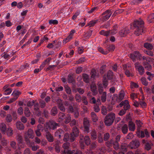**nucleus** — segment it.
<instances>
[{"instance_id": "nucleus-1", "label": "nucleus", "mask_w": 154, "mask_h": 154, "mask_svg": "<svg viewBox=\"0 0 154 154\" xmlns=\"http://www.w3.org/2000/svg\"><path fill=\"white\" fill-rule=\"evenodd\" d=\"M134 34L137 36L143 32L144 22L143 21L136 20L133 23Z\"/></svg>"}, {"instance_id": "nucleus-2", "label": "nucleus", "mask_w": 154, "mask_h": 154, "mask_svg": "<svg viewBox=\"0 0 154 154\" xmlns=\"http://www.w3.org/2000/svg\"><path fill=\"white\" fill-rule=\"evenodd\" d=\"M116 118L115 113L111 112L108 113L105 117L104 119V122L106 126H110L114 122Z\"/></svg>"}, {"instance_id": "nucleus-3", "label": "nucleus", "mask_w": 154, "mask_h": 154, "mask_svg": "<svg viewBox=\"0 0 154 154\" xmlns=\"http://www.w3.org/2000/svg\"><path fill=\"white\" fill-rule=\"evenodd\" d=\"M79 131L78 128L76 126L73 127L72 132L70 134V142H73L75 139V138L78 137L79 135Z\"/></svg>"}, {"instance_id": "nucleus-4", "label": "nucleus", "mask_w": 154, "mask_h": 154, "mask_svg": "<svg viewBox=\"0 0 154 154\" xmlns=\"http://www.w3.org/2000/svg\"><path fill=\"white\" fill-rule=\"evenodd\" d=\"M129 56V57L134 62L135 61L136 58L140 60L142 57L141 54L137 51H135L133 54H130Z\"/></svg>"}, {"instance_id": "nucleus-5", "label": "nucleus", "mask_w": 154, "mask_h": 154, "mask_svg": "<svg viewBox=\"0 0 154 154\" xmlns=\"http://www.w3.org/2000/svg\"><path fill=\"white\" fill-rule=\"evenodd\" d=\"M140 145V142L139 140L137 139L132 140L129 144V146L131 147L132 149H137L139 147Z\"/></svg>"}, {"instance_id": "nucleus-6", "label": "nucleus", "mask_w": 154, "mask_h": 154, "mask_svg": "<svg viewBox=\"0 0 154 154\" xmlns=\"http://www.w3.org/2000/svg\"><path fill=\"white\" fill-rule=\"evenodd\" d=\"M46 125H47L48 127H51V129L54 130L55 129L57 126H59V124L57 123L54 121L53 120L50 121L49 122H46Z\"/></svg>"}, {"instance_id": "nucleus-7", "label": "nucleus", "mask_w": 154, "mask_h": 154, "mask_svg": "<svg viewBox=\"0 0 154 154\" xmlns=\"http://www.w3.org/2000/svg\"><path fill=\"white\" fill-rule=\"evenodd\" d=\"M83 125L84 126V131L88 133L89 132L90 127L89 122L86 118H85L83 120Z\"/></svg>"}, {"instance_id": "nucleus-8", "label": "nucleus", "mask_w": 154, "mask_h": 154, "mask_svg": "<svg viewBox=\"0 0 154 154\" xmlns=\"http://www.w3.org/2000/svg\"><path fill=\"white\" fill-rule=\"evenodd\" d=\"M112 12L111 10H108L105 11L102 14V15H105L103 16V19L105 20H108L112 14Z\"/></svg>"}, {"instance_id": "nucleus-9", "label": "nucleus", "mask_w": 154, "mask_h": 154, "mask_svg": "<svg viewBox=\"0 0 154 154\" xmlns=\"http://www.w3.org/2000/svg\"><path fill=\"white\" fill-rule=\"evenodd\" d=\"M129 33V30L125 28L121 29L119 32L120 36L123 37L126 36Z\"/></svg>"}, {"instance_id": "nucleus-10", "label": "nucleus", "mask_w": 154, "mask_h": 154, "mask_svg": "<svg viewBox=\"0 0 154 154\" xmlns=\"http://www.w3.org/2000/svg\"><path fill=\"white\" fill-rule=\"evenodd\" d=\"M124 92L122 90L121 91L120 93L119 94V97H117L116 100L118 103H119L122 101L124 98L125 96Z\"/></svg>"}, {"instance_id": "nucleus-11", "label": "nucleus", "mask_w": 154, "mask_h": 154, "mask_svg": "<svg viewBox=\"0 0 154 154\" xmlns=\"http://www.w3.org/2000/svg\"><path fill=\"white\" fill-rule=\"evenodd\" d=\"M45 136L49 142H52L54 141V138L53 137L50 132L46 133Z\"/></svg>"}, {"instance_id": "nucleus-12", "label": "nucleus", "mask_w": 154, "mask_h": 154, "mask_svg": "<svg viewBox=\"0 0 154 154\" xmlns=\"http://www.w3.org/2000/svg\"><path fill=\"white\" fill-rule=\"evenodd\" d=\"M58 112V109L56 106L53 107L51 110V115L53 116H55Z\"/></svg>"}, {"instance_id": "nucleus-13", "label": "nucleus", "mask_w": 154, "mask_h": 154, "mask_svg": "<svg viewBox=\"0 0 154 154\" xmlns=\"http://www.w3.org/2000/svg\"><path fill=\"white\" fill-rule=\"evenodd\" d=\"M82 76L83 81L86 83H89L90 82L89 76L87 74L85 73H83Z\"/></svg>"}, {"instance_id": "nucleus-14", "label": "nucleus", "mask_w": 154, "mask_h": 154, "mask_svg": "<svg viewBox=\"0 0 154 154\" xmlns=\"http://www.w3.org/2000/svg\"><path fill=\"white\" fill-rule=\"evenodd\" d=\"M6 128V126L5 123H2L0 125V129L2 134H5Z\"/></svg>"}, {"instance_id": "nucleus-15", "label": "nucleus", "mask_w": 154, "mask_h": 154, "mask_svg": "<svg viewBox=\"0 0 154 154\" xmlns=\"http://www.w3.org/2000/svg\"><path fill=\"white\" fill-rule=\"evenodd\" d=\"M90 88L91 91L93 92L96 94L97 93V87L95 84L92 83L91 85Z\"/></svg>"}, {"instance_id": "nucleus-16", "label": "nucleus", "mask_w": 154, "mask_h": 154, "mask_svg": "<svg viewBox=\"0 0 154 154\" xmlns=\"http://www.w3.org/2000/svg\"><path fill=\"white\" fill-rule=\"evenodd\" d=\"M128 127L129 130L132 131H134L135 128V124L131 121L129 122Z\"/></svg>"}, {"instance_id": "nucleus-17", "label": "nucleus", "mask_w": 154, "mask_h": 154, "mask_svg": "<svg viewBox=\"0 0 154 154\" xmlns=\"http://www.w3.org/2000/svg\"><path fill=\"white\" fill-rule=\"evenodd\" d=\"M29 138H33L34 137L33 131L31 129H29L27 131V134L25 136Z\"/></svg>"}, {"instance_id": "nucleus-18", "label": "nucleus", "mask_w": 154, "mask_h": 154, "mask_svg": "<svg viewBox=\"0 0 154 154\" xmlns=\"http://www.w3.org/2000/svg\"><path fill=\"white\" fill-rule=\"evenodd\" d=\"M106 76L108 80H111L113 77V72L112 70H109L107 73Z\"/></svg>"}, {"instance_id": "nucleus-19", "label": "nucleus", "mask_w": 154, "mask_h": 154, "mask_svg": "<svg viewBox=\"0 0 154 154\" xmlns=\"http://www.w3.org/2000/svg\"><path fill=\"white\" fill-rule=\"evenodd\" d=\"M16 126L17 128L19 130H23L24 128V126L23 124L20 121L16 122Z\"/></svg>"}, {"instance_id": "nucleus-20", "label": "nucleus", "mask_w": 154, "mask_h": 154, "mask_svg": "<svg viewBox=\"0 0 154 154\" xmlns=\"http://www.w3.org/2000/svg\"><path fill=\"white\" fill-rule=\"evenodd\" d=\"M121 130L122 133L125 134L127 133L128 131V125L125 124L122 127Z\"/></svg>"}, {"instance_id": "nucleus-21", "label": "nucleus", "mask_w": 154, "mask_h": 154, "mask_svg": "<svg viewBox=\"0 0 154 154\" xmlns=\"http://www.w3.org/2000/svg\"><path fill=\"white\" fill-rule=\"evenodd\" d=\"M91 115L92 120L93 122H95L98 120L97 117L94 112H91Z\"/></svg>"}, {"instance_id": "nucleus-22", "label": "nucleus", "mask_w": 154, "mask_h": 154, "mask_svg": "<svg viewBox=\"0 0 154 154\" xmlns=\"http://www.w3.org/2000/svg\"><path fill=\"white\" fill-rule=\"evenodd\" d=\"M144 47L148 50H152L153 49V46L152 45L149 43H145L143 45Z\"/></svg>"}, {"instance_id": "nucleus-23", "label": "nucleus", "mask_w": 154, "mask_h": 154, "mask_svg": "<svg viewBox=\"0 0 154 154\" xmlns=\"http://www.w3.org/2000/svg\"><path fill=\"white\" fill-rule=\"evenodd\" d=\"M84 140L85 144L88 146L90 144V139L88 136H86L84 138Z\"/></svg>"}, {"instance_id": "nucleus-24", "label": "nucleus", "mask_w": 154, "mask_h": 154, "mask_svg": "<svg viewBox=\"0 0 154 154\" xmlns=\"http://www.w3.org/2000/svg\"><path fill=\"white\" fill-rule=\"evenodd\" d=\"M24 113L26 116L27 117H29L31 113L29 109L27 107L25 108Z\"/></svg>"}, {"instance_id": "nucleus-25", "label": "nucleus", "mask_w": 154, "mask_h": 154, "mask_svg": "<svg viewBox=\"0 0 154 154\" xmlns=\"http://www.w3.org/2000/svg\"><path fill=\"white\" fill-rule=\"evenodd\" d=\"M73 35L72 33L70 34L68 37L66 38H65L63 40V43L66 44L67 42H69L72 38Z\"/></svg>"}, {"instance_id": "nucleus-26", "label": "nucleus", "mask_w": 154, "mask_h": 154, "mask_svg": "<svg viewBox=\"0 0 154 154\" xmlns=\"http://www.w3.org/2000/svg\"><path fill=\"white\" fill-rule=\"evenodd\" d=\"M110 32V30H108L105 31L104 30H102L100 32V35H103L106 36H108L109 35Z\"/></svg>"}, {"instance_id": "nucleus-27", "label": "nucleus", "mask_w": 154, "mask_h": 154, "mask_svg": "<svg viewBox=\"0 0 154 154\" xmlns=\"http://www.w3.org/2000/svg\"><path fill=\"white\" fill-rule=\"evenodd\" d=\"M98 87L99 94H102L103 90V84L101 83L98 84Z\"/></svg>"}, {"instance_id": "nucleus-28", "label": "nucleus", "mask_w": 154, "mask_h": 154, "mask_svg": "<svg viewBox=\"0 0 154 154\" xmlns=\"http://www.w3.org/2000/svg\"><path fill=\"white\" fill-rule=\"evenodd\" d=\"M91 135V139L93 140H95L97 138L96 132L95 131H92Z\"/></svg>"}, {"instance_id": "nucleus-29", "label": "nucleus", "mask_w": 154, "mask_h": 154, "mask_svg": "<svg viewBox=\"0 0 154 154\" xmlns=\"http://www.w3.org/2000/svg\"><path fill=\"white\" fill-rule=\"evenodd\" d=\"M67 80L69 83H72L73 81L72 74H69L68 75Z\"/></svg>"}, {"instance_id": "nucleus-30", "label": "nucleus", "mask_w": 154, "mask_h": 154, "mask_svg": "<svg viewBox=\"0 0 154 154\" xmlns=\"http://www.w3.org/2000/svg\"><path fill=\"white\" fill-rule=\"evenodd\" d=\"M106 48H107L109 52L113 51L115 48V45H107Z\"/></svg>"}, {"instance_id": "nucleus-31", "label": "nucleus", "mask_w": 154, "mask_h": 154, "mask_svg": "<svg viewBox=\"0 0 154 154\" xmlns=\"http://www.w3.org/2000/svg\"><path fill=\"white\" fill-rule=\"evenodd\" d=\"M64 131L62 130H58L56 131L55 133V135L56 137H57L59 138H60L61 133H63Z\"/></svg>"}, {"instance_id": "nucleus-32", "label": "nucleus", "mask_w": 154, "mask_h": 154, "mask_svg": "<svg viewBox=\"0 0 154 154\" xmlns=\"http://www.w3.org/2000/svg\"><path fill=\"white\" fill-rule=\"evenodd\" d=\"M140 137L141 138H143L145 137V135H144V131H141L140 132V130H139L137 131V136L138 137H140Z\"/></svg>"}, {"instance_id": "nucleus-33", "label": "nucleus", "mask_w": 154, "mask_h": 154, "mask_svg": "<svg viewBox=\"0 0 154 154\" xmlns=\"http://www.w3.org/2000/svg\"><path fill=\"white\" fill-rule=\"evenodd\" d=\"M6 133L7 135L8 136H10L12 135L13 134V131L12 130L11 128H8L6 131Z\"/></svg>"}, {"instance_id": "nucleus-34", "label": "nucleus", "mask_w": 154, "mask_h": 154, "mask_svg": "<svg viewBox=\"0 0 154 154\" xmlns=\"http://www.w3.org/2000/svg\"><path fill=\"white\" fill-rule=\"evenodd\" d=\"M44 130L46 132V133H48L50 132L49 131H50L51 129V127H48L47 125H46V123L44 124Z\"/></svg>"}, {"instance_id": "nucleus-35", "label": "nucleus", "mask_w": 154, "mask_h": 154, "mask_svg": "<svg viewBox=\"0 0 154 154\" xmlns=\"http://www.w3.org/2000/svg\"><path fill=\"white\" fill-rule=\"evenodd\" d=\"M106 92L104 91L103 92L102 96L101 97L102 101L103 102H104L106 100Z\"/></svg>"}, {"instance_id": "nucleus-36", "label": "nucleus", "mask_w": 154, "mask_h": 154, "mask_svg": "<svg viewBox=\"0 0 154 154\" xmlns=\"http://www.w3.org/2000/svg\"><path fill=\"white\" fill-rule=\"evenodd\" d=\"M107 109L106 107L104 106H102L101 113L104 115H105L107 113Z\"/></svg>"}, {"instance_id": "nucleus-37", "label": "nucleus", "mask_w": 154, "mask_h": 154, "mask_svg": "<svg viewBox=\"0 0 154 154\" xmlns=\"http://www.w3.org/2000/svg\"><path fill=\"white\" fill-rule=\"evenodd\" d=\"M39 104L41 108H44L46 106V103L45 102L41 99L39 100Z\"/></svg>"}, {"instance_id": "nucleus-38", "label": "nucleus", "mask_w": 154, "mask_h": 154, "mask_svg": "<svg viewBox=\"0 0 154 154\" xmlns=\"http://www.w3.org/2000/svg\"><path fill=\"white\" fill-rule=\"evenodd\" d=\"M98 20H93L90 21L89 23L88 24V26H90V27L93 26H94L95 24H96L98 21Z\"/></svg>"}, {"instance_id": "nucleus-39", "label": "nucleus", "mask_w": 154, "mask_h": 154, "mask_svg": "<svg viewBox=\"0 0 154 154\" xmlns=\"http://www.w3.org/2000/svg\"><path fill=\"white\" fill-rule=\"evenodd\" d=\"M71 117L70 115H67V116L66 117L64 121V122L65 124H68L71 121Z\"/></svg>"}, {"instance_id": "nucleus-40", "label": "nucleus", "mask_w": 154, "mask_h": 154, "mask_svg": "<svg viewBox=\"0 0 154 154\" xmlns=\"http://www.w3.org/2000/svg\"><path fill=\"white\" fill-rule=\"evenodd\" d=\"M21 94V93L18 91H14L12 93V95L14 96V97H18L19 96L20 94Z\"/></svg>"}, {"instance_id": "nucleus-41", "label": "nucleus", "mask_w": 154, "mask_h": 154, "mask_svg": "<svg viewBox=\"0 0 154 154\" xmlns=\"http://www.w3.org/2000/svg\"><path fill=\"white\" fill-rule=\"evenodd\" d=\"M137 69L140 74L142 75L144 73V69L142 66H139Z\"/></svg>"}, {"instance_id": "nucleus-42", "label": "nucleus", "mask_w": 154, "mask_h": 154, "mask_svg": "<svg viewBox=\"0 0 154 154\" xmlns=\"http://www.w3.org/2000/svg\"><path fill=\"white\" fill-rule=\"evenodd\" d=\"M70 137L69 134L68 133L65 134L63 140L64 141H67L70 140Z\"/></svg>"}, {"instance_id": "nucleus-43", "label": "nucleus", "mask_w": 154, "mask_h": 154, "mask_svg": "<svg viewBox=\"0 0 154 154\" xmlns=\"http://www.w3.org/2000/svg\"><path fill=\"white\" fill-rule=\"evenodd\" d=\"M142 83L145 85V86H147L148 84V82H147L146 79L145 78H142L140 79Z\"/></svg>"}, {"instance_id": "nucleus-44", "label": "nucleus", "mask_w": 154, "mask_h": 154, "mask_svg": "<svg viewBox=\"0 0 154 154\" xmlns=\"http://www.w3.org/2000/svg\"><path fill=\"white\" fill-rule=\"evenodd\" d=\"M113 147L116 150H117L119 148V144L118 142L115 141L113 143Z\"/></svg>"}, {"instance_id": "nucleus-45", "label": "nucleus", "mask_w": 154, "mask_h": 154, "mask_svg": "<svg viewBox=\"0 0 154 154\" xmlns=\"http://www.w3.org/2000/svg\"><path fill=\"white\" fill-rule=\"evenodd\" d=\"M149 20V22L151 23L154 21V14L153 13L150 14L148 17Z\"/></svg>"}, {"instance_id": "nucleus-46", "label": "nucleus", "mask_w": 154, "mask_h": 154, "mask_svg": "<svg viewBox=\"0 0 154 154\" xmlns=\"http://www.w3.org/2000/svg\"><path fill=\"white\" fill-rule=\"evenodd\" d=\"M145 149L147 151H149L151 149L150 144L149 143H146L144 145Z\"/></svg>"}, {"instance_id": "nucleus-47", "label": "nucleus", "mask_w": 154, "mask_h": 154, "mask_svg": "<svg viewBox=\"0 0 154 154\" xmlns=\"http://www.w3.org/2000/svg\"><path fill=\"white\" fill-rule=\"evenodd\" d=\"M85 60H86L85 57H81L76 62V63L77 64L82 63L84 62Z\"/></svg>"}, {"instance_id": "nucleus-48", "label": "nucleus", "mask_w": 154, "mask_h": 154, "mask_svg": "<svg viewBox=\"0 0 154 154\" xmlns=\"http://www.w3.org/2000/svg\"><path fill=\"white\" fill-rule=\"evenodd\" d=\"M57 66V65H50L46 68V71H51L53 70H54V68L56 67Z\"/></svg>"}, {"instance_id": "nucleus-49", "label": "nucleus", "mask_w": 154, "mask_h": 154, "mask_svg": "<svg viewBox=\"0 0 154 154\" xmlns=\"http://www.w3.org/2000/svg\"><path fill=\"white\" fill-rule=\"evenodd\" d=\"M6 120L7 122H11L12 120V118L11 115L10 114H8L7 115L6 118Z\"/></svg>"}, {"instance_id": "nucleus-50", "label": "nucleus", "mask_w": 154, "mask_h": 154, "mask_svg": "<svg viewBox=\"0 0 154 154\" xmlns=\"http://www.w3.org/2000/svg\"><path fill=\"white\" fill-rule=\"evenodd\" d=\"M75 98L76 101L78 102H81L82 100L81 96L78 94L75 95Z\"/></svg>"}, {"instance_id": "nucleus-51", "label": "nucleus", "mask_w": 154, "mask_h": 154, "mask_svg": "<svg viewBox=\"0 0 154 154\" xmlns=\"http://www.w3.org/2000/svg\"><path fill=\"white\" fill-rule=\"evenodd\" d=\"M106 65H103L100 68V73L102 75L104 72L105 69L106 67Z\"/></svg>"}, {"instance_id": "nucleus-52", "label": "nucleus", "mask_w": 154, "mask_h": 154, "mask_svg": "<svg viewBox=\"0 0 154 154\" xmlns=\"http://www.w3.org/2000/svg\"><path fill=\"white\" fill-rule=\"evenodd\" d=\"M128 103V101L127 100H125L124 101H122L119 104L120 107H122V106H124L125 105H126Z\"/></svg>"}, {"instance_id": "nucleus-53", "label": "nucleus", "mask_w": 154, "mask_h": 154, "mask_svg": "<svg viewBox=\"0 0 154 154\" xmlns=\"http://www.w3.org/2000/svg\"><path fill=\"white\" fill-rule=\"evenodd\" d=\"M98 141L99 143H101L103 142V136L101 133H99L98 135Z\"/></svg>"}, {"instance_id": "nucleus-54", "label": "nucleus", "mask_w": 154, "mask_h": 154, "mask_svg": "<svg viewBox=\"0 0 154 154\" xmlns=\"http://www.w3.org/2000/svg\"><path fill=\"white\" fill-rule=\"evenodd\" d=\"M78 91L80 94H82L84 92V90L81 88H78L75 89V91L76 92Z\"/></svg>"}, {"instance_id": "nucleus-55", "label": "nucleus", "mask_w": 154, "mask_h": 154, "mask_svg": "<svg viewBox=\"0 0 154 154\" xmlns=\"http://www.w3.org/2000/svg\"><path fill=\"white\" fill-rule=\"evenodd\" d=\"M17 140L19 143H21L23 141L22 137L20 134H18L17 136Z\"/></svg>"}, {"instance_id": "nucleus-56", "label": "nucleus", "mask_w": 154, "mask_h": 154, "mask_svg": "<svg viewBox=\"0 0 154 154\" xmlns=\"http://www.w3.org/2000/svg\"><path fill=\"white\" fill-rule=\"evenodd\" d=\"M57 106L59 108L63 105L62 101L60 99H57Z\"/></svg>"}, {"instance_id": "nucleus-57", "label": "nucleus", "mask_w": 154, "mask_h": 154, "mask_svg": "<svg viewBox=\"0 0 154 154\" xmlns=\"http://www.w3.org/2000/svg\"><path fill=\"white\" fill-rule=\"evenodd\" d=\"M29 137L25 136V140L27 144H28L29 146H32V143L30 142V140L29 139Z\"/></svg>"}, {"instance_id": "nucleus-58", "label": "nucleus", "mask_w": 154, "mask_h": 154, "mask_svg": "<svg viewBox=\"0 0 154 154\" xmlns=\"http://www.w3.org/2000/svg\"><path fill=\"white\" fill-rule=\"evenodd\" d=\"M98 50L101 53L104 54H107L108 53L107 51H104L103 48L101 47L98 48Z\"/></svg>"}, {"instance_id": "nucleus-59", "label": "nucleus", "mask_w": 154, "mask_h": 154, "mask_svg": "<svg viewBox=\"0 0 154 154\" xmlns=\"http://www.w3.org/2000/svg\"><path fill=\"white\" fill-rule=\"evenodd\" d=\"M139 87V85L136 83L133 82H131V88H137Z\"/></svg>"}, {"instance_id": "nucleus-60", "label": "nucleus", "mask_w": 154, "mask_h": 154, "mask_svg": "<svg viewBox=\"0 0 154 154\" xmlns=\"http://www.w3.org/2000/svg\"><path fill=\"white\" fill-rule=\"evenodd\" d=\"M109 133H105L104 135L103 139L104 141H107L109 137Z\"/></svg>"}, {"instance_id": "nucleus-61", "label": "nucleus", "mask_w": 154, "mask_h": 154, "mask_svg": "<svg viewBox=\"0 0 154 154\" xmlns=\"http://www.w3.org/2000/svg\"><path fill=\"white\" fill-rule=\"evenodd\" d=\"M82 68L81 66H79L76 70V73L77 74H79L82 71Z\"/></svg>"}, {"instance_id": "nucleus-62", "label": "nucleus", "mask_w": 154, "mask_h": 154, "mask_svg": "<svg viewBox=\"0 0 154 154\" xmlns=\"http://www.w3.org/2000/svg\"><path fill=\"white\" fill-rule=\"evenodd\" d=\"M49 23L50 24H57L58 23V21L57 20H49Z\"/></svg>"}, {"instance_id": "nucleus-63", "label": "nucleus", "mask_w": 154, "mask_h": 154, "mask_svg": "<svg viewBox=\"0 0 154 154\" xmlns=\"http://www.w3.org/2000/svg\"><path fill=\"white\" fill-rule=\"evenodd\" d=\"M65 116V114L62 112H60L58 115L59 119H61L62 120L63 119Z\"/></svg>"}, {"instance_id": "nucleus-64", "label": "nucleus", "mask_w": 154, "mask_h": 154, "mask_svg": "<svg viewBox=\"0 0 154 154\" xmlns=\"http://www.w3.org/2000/svg\"><path fill=\"white\" fill-rule=\"evenodd\" d=\"M82 101L83 103L85 105H88V101L87 100V98L85 96H83L82 98Z\"/></svg>"}]
</instances>
